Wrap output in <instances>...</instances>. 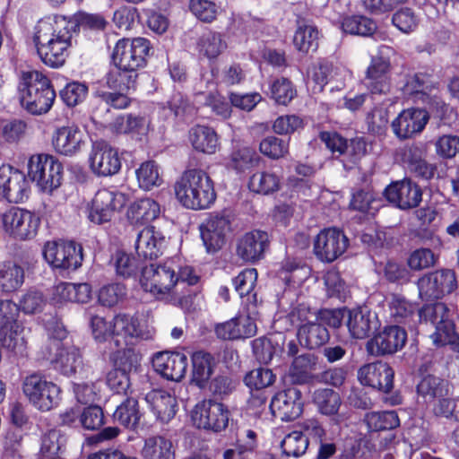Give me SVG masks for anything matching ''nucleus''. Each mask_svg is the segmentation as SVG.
<instances>
[{"mask_svg": "<svg viewBox=\"0 0 459 459\" xmlns=\"http://www.w3.org/2000/svg\"><path fill=\"white\" fill-rule=\"evenodd\" d=\"M141 455L143 459H175V449L169 438L152 436L144 440Z\"/></svg>", "mask_w": 459, "mask_h": 459, "instance_id": "c9c22d12", "label": "nucleus"}, {"mask_svg": "<svg viewBox=\"0 0 459 459\" xmlns=\"http://www.w3.org/2000/svg\"><path fill=\"white\" fill-rule=\"evenodd\" d=\"M160 204L151 198L139 199L129 206L126 215L133 224L144 223L158 218Z\"/></svg>", "mask_w": 459, "mask_h": 459, "instance_id": "e433bc0d", "label": "nucleus"}, {"mask_svg": "<svg viewBox=\"0 0 459 459\" xmlns=\"http://www.w3.org/2000/svg\"><path fill=\"white\" fill-rule=\"evenodd\" d=\"M52 144L56 152L65 156H74L85 145V135L74 124L63 126L53 133Z\"/></svg>", "mask_w": 459, "mask_h": 459, "instance_id": "5701e85b", "label": "nucleus"}, {"mask_svg": "<svg viewBox=\"0 0 459 459\" xmlns=\"http://www.w3.org/2000/svg\"><path fill=\"white\" fill-rule=\"evenodd\" d=\"M230 221L225 216H210L200 226L201 238L208 252H216L225 244L226 234L230 231Z\"/></svg>", "mask_w": 459, "mask_h": 459, "instance_id": "bb28decb", "label": "nucleus"}, {"mask_svg": "<svg viewBox=\"0 0 459 459\" xmlns=\"http://www.w3.org/2000/svg\"><path fill=\"white\" fill-rule=\"evenodd\" d=\"M342 29L346 33L367 37L375 32L377 25L373 20L366 16L353 15L343 19Z\"/></svg>", "mask_w": 459, "mask_h": 459, "instance_id": "3c124183", "label": "nucleus"}, {"mask_svg": "<svg viewBox=\"0 0 459 459\" xmlns=\"http://www.w3.org/2000/svg\"><path fill=\"white\" fill-rule=\"evenodd\" d=\"M24 269L13 262L0 264V291L11 293L16 291L24 282Z\"/></svg>", "mask_w": 459, "mask_h": 459, "instance_id": "58836bf2", "label": "nucleus"}, {"mask_svg": "<svg viewBox=\"0 0 459 459\" xmlns=\"http://www.w3.org/2000/svg\"><path fill=\"white\" fill-rule=\"evenodd\" d=\"M269 238L265 231L253 230L241 237L237 246V255L246 262L261 259L268 247Z\"/></svg>", "mask_w": 459, "mask_h": 459, "instance_id": "cd10ccee", "label": "nucleus"}, {"mask_svg": "<svg viewBox=\"0 0 459 459\" xmlns=\"http://www.w3.org/2000/svg\"><path fill=\"white\" fill-rule=\"evenodd\" d=\"M135 176L139 187L145 191L158 187L163 182L159 166L151 160L143 162L135 170Z\"/></svg>", "mask_w": 459, "mask_h": 459, "instance_id": "a18cd8bd", "label": "nucleus"}, {"mask_svg": "<svg viewBox=\"0 0 459 459\" xmlns=\"http://www.w3.org/2000/svg\"><path fill=\"white\" fill-rule=\"evenodd\" d=\"M391 64L382 55L375 56L367 68L365 84L374 94H385L390 90Z\"/></svg>", "mask_w": 459, "mask_h": 459, "instance_id": "a878e982", "label": "nucleus"}, {"mask_svg": "<svg viewBox=\"0 0 459 459\" xmlns=\"http://www.w3.org/2000/svg\"><path fill=\"white\" fill-rule=\"evenodd\" d=\"M421 324H430L434 327L449 317V310L444 303L437 302L424 306L419 311Z\"/></svg>", "mask_w": 459, "mask_h": 459, "instance_id": "4d7b16f0", "label": "nucleus"}, {"mask_svg": "<svg viewBox=\"0 0 459 459\" xmlns=\"http://www.w3.org/2000/svg\"><path fill=\"white\" fill-rule=\"evenodd\" d=\"M260 152L271 159L277 160L288 153L289 143L278 137L268 136L260 143Z\"/></svg>", "mask_w": 459, "mask_h": 459, "instance_id": "052dcab7", "label": "nucleus"}, {"mask_svg": "<svg viewBox=\"0 0 459 459\" xmlns=\"http://www.w3.org/2000/svg\"><path fill=\"white\" fill-rule=\"evenodd\" d=\"M90 169L99 177L117 174L121 169V160L117 150L105 141L93 143L89 155Z\"/></svg>", "mask_w": 459, "mask_h": 459, "instance_id": "4468645a", "label": "nucleus"}, {"mask_svg": "<svg viewBox=\"0 0 459 459\" xmlns=\"http://www.w3.org/2000/svg\"><path fill=\"white\" fill-rule=\"evenodd\" d=\"M298 339L302 346L316 349L328 342L329 333L325 326L315 321L300 325L298 330Z\"/></svg>", "mask_w": 459, "mask_h": 459, "instance_id": "4c0bfd02", "label": "nucleus"}, {"mask_svg": "<svg viewBox=\"0 0 459 459\" xmlns=\"http://www.w3.org/2000/svg\"><path fill=\"white\" fill-rule=\"evenodd\" d=\"M27 125L20 119L4 122L0 126V135L9 143L19 142L26 134Z\"/></svg>", "mask_w": 459, "mask_h": 459, "instance_id": "69168bd1", "label": "nucleus"}, {"mask_svg": "<svg viewBox=\"0 0 459 459\" xmlns=\"http://www.w3.org/2000/svg\"><path fill=\"white\" fill-rule=\"evenodd\" d=\"M364 421L371 431H382L395 429L400 420L394 411H371L365 415Z\"/></svg>", "mask_w": 459, "mask_h": 459, "instance_id": "49530a36", "label": "nucleus"}, {"mask_svg": "<svg viewBox=\"0 0 459 459\" xmlns=\"http://www.w3.org/2000/svg\"><path fill=\"white\" fill-rule=\"evenodd\" d=\"M191 420L198 429L219 432L229 422V411L221 403L203 400L195 404L191 411Z\"/></svg>", "mask_w": 459, "mask_h": 459, "instance_id": "9b49d317", "label": "nucleus"}, {"mask_svg": "<svg viewBox=\"0 0 459 459\" xmlns=\"http://www.w3.org/2000/svg\"><path fill=\"white\" fill-rule=\"evenodd\" d=\"M316 368V358L311 353L296 357L289 370L291 381L295 384L307 382Z\"/></svg>", "mask_w": 459, "mask_h": 459, "instance_id": "79ce46f5", "label": "nucleus"}, {"mask_svg": "<svg viewBox=\"0 0 459 459\" xmlns=\"http://www.w3.org/2000/svg\"><path fill=\"white\" fill-rule=\"evenodd\" d=\"M233 285L236 291L239 296L247 298L246 305L252 306L254 304V298H256V294L254 293V290L257 281V271L255 268L245 269L238 273L233 280Z\"/></svg>", "mask_w": 459, "mask_h": 459, "instance_id": "c03bdc74", "label": "nucleus"}, {"mask_svg": "<svg viewBox=\"0 0 459 459\" xmlns=\"http://www.w3.org/2000/svg\"><path fill=\"white\" fill-rule=\"evenodd\" d=\"M76 21L63 15H49L40 19L34 29L33 40L42 62L54 68L62 66L69 55Z\"/></svg>", "mask_w": 459, "mask_h": 459, "instance_id": "f257e3e1", "label": "nucleus"}, {"mask_svg": "<svg viewBox=\"0 0 459 459\" xmlns=\"http://www.w3.org/2000/svg\"><path fill=\"white\" fill-rule=\"evenodd\" d=\"M189 9L198 20L204 22H213L220 12V7L209 0H190Z\"/></svg>", "mask_w": 459, "mask_h": 459, "instance_id": "bf43d9fd", "label": "nucleus"}, {"mask_svg": "<svg viewBox=\"0 0 459 459\" xmlns=\"http://www.w3.org/2000/svg\"><path fill=\"white\" fill-rule=\"evenodd\" d=\"M22 392L35 408L43 411L56 406L60 399V388L37 373L24 377Z\"/></svg>", "mask_w": 459, "mask_h": 459, "instance_id": "0eeeda50", "label": "nucleus"}, {"mask_svg": "<svg viewBox=\"0 0 459 459\" xmlns=\"http://www.w3.org/2000/svg\"><path fill=\"white\" fill-rule=\"evenodd\" d=\"M19 91L22 106L33 115L47 113L56 99L50 81L39 71L22 72Z\"/></svg>", "mask_w": 459, "mask_h": 459, "instance_id": "20e7f679", "label": "nucleus"}, {"mask_svg": "<svg viewBox=\"0 0 459 459\" xmlns=\"http://www.w3.org/2000/svg\"><path fill=\"white\" fill-rule=\"evenodd\" d=\"M430 338L437 346L450 345L454 350L459 351V336L450 316L435 326Z\"/></svg>", "mask_w": 459, "mask_h": 459, "instance_id": "de8ad7c7", "label": "nucleus"}, {"mask_svg": "<svg viewBox=\"0 0 459 459\" xmlns=\"http://www.w3.org/2000/svg\"><path fill=\"white\" fill-rule=\"evenodd\" d=\"M88 93V88L85 84L73 82L67 83L60 91V97L68 107H74L82 102Z\"/></svg>", "mask_w": 459, "mask_h": 459, "instance_id": "680f3d73", "label": "nucleus"}, {"mask_svg": "<svg viewBox=\"0 0 459 459\" xmlns=\"http://www.w3.org/2000/svg\"><path fill=\"white\" fill-rule=\"evenodd\" d=\"M126 203V197L124 194L106 188L100 189L91 201L89 219L97 224L108 221L115 212L120 210Z\"/></svg>", "mask_w": 459, "mask_h": 459, "instance_id": "2eb2a0df", "label": "nucleus"}, {"mask_svg": "<svg viewBox=\"0 0 459 459\" xmlns=\"http://www.w3.org/2000/svg\"><path fill=\"white\" fill-rule=\"evenodd\" d=\"M253 298L255 301L254 304L252 306L246 305L247 313L234 317L235 324L237 325L236 327L239 329L240 332H245V334H241V338H250L256 333V325L255 320L258 315L257 299L255 295Z\"/></svg>", "mask_w": 459, "mask_h": 459, "instance_id": "6e6d98bb", "label": "nucleus"}, {"mask_svg": "<svg viewBox=\"0 0 459 459\" xmlns=\"http://www.w3.org/2000/svg\"><path fill=\"white\" fill-rule=\"evenodd\" d=\"M173 188L177 200L187 209H208L216 200L214 182L202 169H186Z\"/></svg>", "mask_w": 459, "mask_h": 459, "instance_id": "f03ea898", "label": "nucleus"}, {"mask_svg": "<svg viewBox=\"0 0 459 459\" xmlns=\"http://www.w3.org/2000/svg\"><path fill=\"white\" fill-rule=\"evenodd\" d=\"M150 43L146 39H119L112 52V62L116 67L137 73L146 64Z\"/></svg>", "mask_w": 459, "mask_h": 459, "instance_id": "6e6552de", "label": "nucleus"}, {"mask_svg": "<svg viewBox=\"0 0 459 459\" xmlns=\"http://www.w3.org/2000/svg\"><path fill=\"white\" fill-rule=\"evenodd\" d=\"M313 401L321 413L335 414L341 405L339 394L329 388L317 389L314 392Z\"/></svg>", "mask_w": 459, "mask_h": 459, "instance_id": "8fccbe9b", "label": "nucleus"}, {"mask_svg": "<svg viewBox=\"0 0 459 459\" xmlns=\"http://www.w3.org/2000/svg\"><path fill=\"white\" fill-rule=\"evenodd\" d=\"M165 246V237L153 226L143 229L137 235L135 250L139 256L145 259L157 258Z\"/></svg>", "mask_w": 459, "mask_h": 459, "instance_id": "2f4dec72", "label": "nucleus"}, {"mask_svg": "<svg viewBox=\"0 0 459 459\" xmlns=\"http://www.w3.org/2000/svg\"><path fill=\"white\" fill-rule=\"evenodd\" d=\"M63 167L53 156L33 155L28 162V176L45 193H52L61 185Z\"/></svg>", "mask_w": 459, "mask_h": 459, "instance_id": "423d86ee", "label": "nucleus"}, {"mask_svg": "<svg viewBox=\"0 0 459 459\" xmlns=\"http://www.w3.org/2000/svg\"><path fill=\"white\" fill-rule=\"evenodd\" d=\"M280 178L269 171H257L250 177L248 181L250 191L261 195L274 193L280 189Z\"/></svg>", "mask_w": 459, "mask_h": 459, "instance_id": "37998d69", "label": "nucleus"}, {"mask_svg": "<svg viewBox=\"0 0 459 459\" xmlns=\"http://www.w3.org/2000/svg\"><path fill=\"white\" fill-rule=\"evenodd\" d=\"M384 194L390 203L402 210L418 206L422 196L420 187L409 179L389 185Z\"/></svg>", "mask_w": 459, "mask_h": 459, "instance_id": "393cba45", "label": "nucleus"}, {"mask_svg": "<svg viewBox=\"0 0 459 459\" xmlns=\"http://www.w3.org/2000/svg\"><path fill=\"white\" fill-rule=\"evenodd\" d=\"M192 381L200 388L207 385L216 367V361L212 354L200 351L193 353Z\"/></svg>", "mask_w": 459, "mask_h": 459, "instance_id": "72a5a7b5", "label": "nucleus"}, {"mask_svg": "<svg viewBox=\"0 0 459 459\" xmlns=\"http://www.w3.org/2000/svg\"><path fill=\"white\" fill-rule=\"evenodd\" d=\"M348 247V238L336 228L321 230L314 241V253L322 262L332 263Z\"/></svg>", "mask_w": 459, "mask_h": 459, "instance_id": "ddd939ff", "label": "nucleus"}, {"mask_svg": "<svg viewBox=\"0 0 459 459\" xmlns=\"http://www.w3.org/2000/svg\"><path fill=\"white\" fill-rule=\"evenodd\" d=\"M343 317L349 333L354 339H364L379 326L377 315L367 307L349 309Z\"/></svg>", "mask_w": 459, "mask_h": 459, "instance_id": "412c9836", "label": "nucleus"}, {"mask_svg": "<svg viewBox=\"0 0 459 459\" xmlns=\"http://www.w3.org/2000/svg\"><path fill=\"white\" fill-rule=\"evenodd\" d=\"M178 266L173 261L145 265L141 272L140 284L144 291L158 299L176 302L179 299Z\"/></svg>", "mask_w": 459, "mask_h": 459, "instance_id": "7ed1b4c3", "label": "nucleus"}, {"mask_svg": "<svg viewBox=\"0 0 459 459\" xmlns=\"http://www.w3.org/2000/svg\"><path fill=\"white\" fill-rule=\"evenodd\" d=\"M433 412L437 417L459 421V398L442 397L433 407Z\"/></svg>", "mask_w": 459, "mask_h": 459, "instance_id": "0e129e2a", "label": "nucleus"}, {"mask_svg": "<svg viewBox=\"0 0 459 459\" xmlns=\"http://www.w3.org/2000/svg\"><path fill=\"white\" fill-rule=\"evenodd\" d=\"M319 32L313 24L299 22L293 36L295 48L302 53L316 51L318 48Z\"/></svg>", "mask_w": 459, "mask_h": 459, "instance_id": "ea45409f", "label": "nucleus"}, {"mask_svg": "<svg viewBox=\"0 0 459 459\" xmlns=\"http://www.w3.org/2000/svg\"><path fill=\"white\" fill-rule=\"evenodd\" d=\"M111 359L114 367L119 368L128 373L139 364L140 355L132 345H128L114 352Z\"/></svg>", "mask_w": 459, "mask_h": 459, "instance_id": "13d9d810", "label": "nucleus"}, {"mask_svg": "<svg viewBox=\"0 0 459 459\" xmlns=\"http://www.w3.org/2000/svg\"><path fill=\"white\" fill-rule=\"evenodd\" d=\"M141 335L137 318L126 314H119L113 318V340L117 346L134 345Z\"/></svg>", "mask_w": 459, "mask_h": 459, "instance_id": "c756f323", "label": "nucleus"}, {"mask_svg": "<svg viewBox=\"0 0 459 459\" xmlns=\"http://www.w3.org/2000/svg\"><path fill=\"white\" fill-rule=\"evenodd\" d=\"M152 365L164 378L178 382L184 378L187 369V357L181 352L162 351L157 353Z\"/></svg>", "mask_w": 459, "mask_h": 459, "instance_id": "b1692460", "label": "nucleus"}, {"mask_svg": "<svg viewBox=\"0 0 459 459\" xmlns=\"http://www.w3.org/2000/svg\"><path fill=\"white\" fill-rule=\"evenodd\" d=\"M407 340L404 329L397 325L386 326L371 338L366 345L369 354L383 356L401 350Z\"/></svg>", "mask_w": 459, "mask_h": 459, "instance_id": "f3484780", "label": "nucleus"}, {"mask_svg": "<svg viewBox=\"0 0 459 459\" xmlns=\"http://www.w3.org/2000/svg\"><path fill=\"white\" fill-rule=\"evenodd\" d=\"M457 287L455 273L449 269L439 270L422 276L418 281L421 299H439Z\"/></svg>", "mask_w": 459, "mask_h": 459, "instance_id": "dca6fc26", "label": "nucleus"}, {"mask_svg": "<svg viewBox=\"0 0 459 459\" xmlns=\"http://www.w3.org/2000/svg\"><path fill=\"white\" fill-rule=\"evenodd\" d=\"M138 74L116 67L106 75V84L114 92H102L100 98L115 108H126L130 105L128 94L136 88Z\"/></svg>", "mask_w": 459, "mask_h": 459, "instance_id": "1a4fd4ad", "label": "nucleus"}, {"mask_svg": "<svg viewBox=\"0 0 459 459\" xmlns=\"http://www.w3.org/2000/svg\"><path fill=\"white\" fill-rule=\"evenodd\" d=\"M390 316L401 322L409 317L415 310L414 305L403 296L392 293L386 298Z\"/></svg>", "mask_w": 459, "mask_h": 459, "instance_id": "864d4df0", "label": "nucleus"}, {"mask_svg": "<svg viewBox=\"0 0 459 459\" xmlns=\"http://www.w3.org/2000/svg\"><path fill=\"white\" fill-rule=\"evenodd\" d=\"M429 119V116L425 109L407 108L392 121L391 127L397 138L405 140L421 133Z\"/></svg>", "mask_w": 459, "mask_h": 459, "instance_id": "a211bd4d", "label": "nucleus"}, {"mask_svg": "<svg viewBox=\"0 0 459 459\" xmlns=\"http://www.w3.org/2000/svg\"><path fill=\"white\" fill-rule=\"evenodd\" d=\"M308 446V438L302 431L295 430L284 437L281 443L282 452L287 456L299 457L304 455Z\"/></svg>", "mask_w": 459, "mask_h": 459, "instance_id": "603ef678", "label": "nucleus"}, {"mask_svg": "<svg viewBox=\"0 0 459 459\" xmlns=\"http://www.w3.org/2000/svg\"><path fill=\"white\" fill-rule=\"evenodd\" d=\"M45 260L53 268L75 270L82 262V248L73 241H49L43 248Z\"/></svg>", "mask_w": 459, "mask_h": 459, "instance_id": "9d476101", "label": "nucleus"}, {"mask_svg": "<svg viewBox=\"0 0 459 459\" xmlns=\"http://www.w3.org/2000/svg\"><path fill=\"white\" fill-rule=\"evenodd\" d=\"M150 410L156 419L162 423H168L176 415L177 400L165 390H152L144 398Z\"/></svg>", "mask_w": 459, "mask_h": 459, "instance_id": "c85d7f7f", "label": "nucleus"}, {"mask_svg": "<svg viewBox=\"0 0 459 459\" xmlns=\"http://www.w3.org/2000/svg\"><path fill=\"white\" fill-rule=\"evenodd\" d=\"M276 380L273 370L266 368H257L249 371L244 377L247 387L255 390H261L271 386Z\"/></svg>", "mask_w": 459, "mask_h": 459, "instance_id": "5fc2aeb1", "label": "nucleus"}, {"mask_svg": "<svg viewBox=\"0 0 459 459\" xmlns=\"http://www.w3.org/2000/svg\"><path fill=\"white\" fill-rule=\"evenodd\" d=\"M151 121L147 116L126 114L116 117L110 124L109 129L116 134H130L141 139L150 130Z\"/></svg>", "mask_w": 459, "mask_h": 459, "instance_id": "7c9ffc66", "label": "nucleus"}, {"mask_svg": "<svg viewBox=\"0 0 459 459\" xmlns=\"http://www.w3.org/2000/svg\"><path fill=\"white\" fill-rule=\"evenodd\" d=\"M56 353L52 362L56 369L64 375H72L82 366V359L80 350L73 345L59 346L56 342Z\"/></svg>", "mask_w": 459, "mask_h": 459, "instance_id": "f704fd0d", "label": "nucleus"}, {"mask_svg": "<svg viewBox=\"0 0 459 459\" xmlns=\"http://www.w3.org/2000/svg\"><path fill=\"white\" fill-rule=\"evenodd\" d=\"M200 48L208 58H215L226 48V43L220 33L209 32L202 38Z\"/></svg>", "mask_w": 459, "mask_h": 459, "instance_id": "e2e57ef3", "label": "nucleus"}, {"mask_svg": "<svg viewBox=\"0 0 459 459\" xmlns=\"http://www.w3.org/2000/svg\"><path fill=\"white\" fill-rule=\"evenodd\" d=\"M0 194L11 203H22L29 195L24 174L10 166L0 167Z\"/></svg>", "mask_w": 459, "mask_h": 459, "instance_id": "aec40b11", "label": "nucleus"}, {"mask_svg": "<svg viewBox=\"0 0 459 459\" xmlns=\"http://www.w3.org/2000/svg\"><path fill=\"white\" fill-rule=\"evenodd\" d=\"M114 420L126 428H134L141 418L138 409V402L134 398H127L113 414Z\"/></svg>", "mask_w": 459, "mask_h": 459, "instance_id": "09e8293b", "label": "nucleus"}, {"mask_svg": "<svg viewBox=\"0 0 459 459\" xmlns=\"http://www.w3.org/2000/svg\"><path fill=\"white\" fill-rule=\"evenodd\" d=\"M270 410L273 415L283 421H290L299 417L303 411L301 392L288 388L277 393L271 400Z\"/></svg>", "mask_w": 459, "mask_h": 459, "instance_id": "6ab92c4d", "label": "nucleus"}, {"mask_svg": "<svg viewBox=\"0 0 459 459\" xmlns=\"http://www.w3.org/2000/svg\"><path fill=\"white\" fill-rule=\"evenodd\" d=\"M449 391L447 381L433 376L428 375L421 378L417 385V393L427 402H432L436 398H442Z\"/></svg>", "mask_w": 459, "mask_h": 459, "instance_id": "a19ab883", "label": "nucleus"}, {"mask_svg": "<svg viewBox=\"0 0 459 459\" xmlns=\"http://www.w3.org/2000/svg\"><path fill=\"white\" fill-rule=\"evenodd\" d=\"M126 295V287L121 283L103 286L98 295L99 301L106 307H113Z\"/></svg>", "mask_w": 459, "mask_h": 459, "instance_id": "774afa93", "label": "nucleus"}, {"mask_svg": "<svg viewBox=\"0 0 459 459\" xmlns=\"http://www.w3.org/2000/svg\"><path fill=\"white\" fill-rule=\"evenodd\" d=\"M20 315L18 305L10 299H0V332L9 338L8 346L15 348L25 343L27 330L18 321ZM7 342V339H4Z\"/></svg>", "mask_w": 459, "mask_h": 459, "instance_id": "f8f14e48", "label": "nucleus"}, {"mask_svg": "<svg viewBox=\"0 0 459 459\" xmlns=\"http://www.w3.org/2000/svg\"><path fill=\"white\" fill-rule=\"evenodd\" d=\"M1 229L8 237L20 241L36 237L40 218L34 212L19 207H12L1 217Z\"/></svg>", "mask_w": 459, "mask_h": 459, "instance_id": "39448f33", "label": "nucleus"}, {"mask_svg": "<svg viewBox=\"0 0 459 459\" xmlns=\"http://www.w3.org/2000/svg\"><path fill=\"white\" fill-rule=\"evenodd\" d=\"M394 25L403 33L413 31L419 23V19L410 8H402L393 16Z\"/></svg>", "mask_w": 459, "mask_h": 459, "instance_id": "338daca9", "label": "nucleus"}, {"mask_svg": "<svg viewBox=\"0 0 459 459\" xmlns=\"http://www.w3.org/2000/svg\"><path fill=\"white\" fill-rule=\"evenodd\" d=\"M188 141L195 151L209 155L215 153L220 146L217 133L207 126L196 125L191 127Z\"/></svg>", "mask_w": 459, "mask_h": 459, "instance_id": "473e14b6", "label": "nucleus"}, {"mask_svg": "<svg viewBox=\"0 0 459 459\" xmlns=\"http://www.w3.org/2000/svg\"><path fill=\"white\" fill-rule=\"evenodd\" d=\"M394 371L386 363L377 361L361 367L358 372L359 380L364 385L389 393L393 388Z\"/></svg>", "mask_w": 459, "mask_h": 459, "instance_id": "4be33fe9", "label": "nucleus"}]
</instances>
